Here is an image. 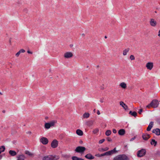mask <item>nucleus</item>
Masks as SVG:
<instances>
[{
	"label": "nucleus",
	"instance_id": "37998d69",
	"mask_svg": "<svg viewBox=\"0 0 160 160\" xmlns=\"http://www.w3.org/2000/svg\"><path fill=\"white\" fill-rule=\"evenodd\" d=\"M112 132L113 133H116L117 132V130L115 129H113L112 130Z\"/></svg>",
	"mask_w": 160,
	"mask_h": 160
},
{
	"label": "nucleus",
	"instance_id": "e433bc0d",
	"mask_svg": "<svg viewBox=\"0 0 160 160\" xmlns=\"http://www.w3.org/2000/svg\"><path fill=\"white\" fill-rule=\"evenodd\" d=\"M104 156H110L109 151L104 153Z\"/></svg>",
	"mask_w": 160,
	"mask_h": 160
},
{
	"label": "nucleus",
	"instance_id": "393cba45",
	"mask_svg": "<svg viewBox=\"0 0 160 160\" xmlns=\"http://www.w3.org/2000/svg\"><path fill=\"white\" fill-rule=\"evenodd\" d=\"M120 86L122 88L125 89L127 87V85L125 83L122 82L120 84Z\"/></svg>",
	"mask_w": 160,
	"mask_h": 160
},
{
	"label": "nucleus",
	"instance_id": "f3484780",
	"mask_svg": "<svg viewBox=\"0 0 160 160\" xmlns=\"http://www.w3.org/2000/svg\"><path fill=\"white\" fill-rule=\"evenodd\" d=\"M85 157L86 158L89 159H92L94 158V157L90 153L87 154L85 156Z\"/></svg>",
	"mask_w": 160,
	"mask_h": 160
},
{
	"label": "nucleus",
	"instance_id": "864d4df0",
	"mask_svg": "<svg viewBox=\"0 0 160 160\" xmlns=\"http://www.w3.org/2000/svg\"><path fill=\"white\" fill-rule=\"evenodd\" d=\"M100 89H101L103 90V89H104V87H102V86H101V87H100Z\"/></svg>",
	"mask_w": 160,
	"mask_h": 160
},
{
	"label": "nucleus",
	"instance_id": "b1692460",
	"mask_svg": "<svg viewBox=\"0 0 160 160\" xmlns=\"http://www.w3.org/2000/svg\"><path fill=\"white\" fill-rule=\"evenodd\" d=\"M76 133L79 136H82L83 134V132L80 129H78L76 130Z\"/></svg>",
	"mask_w": 160,
	"mask_h": 160
},
{
	"label": "nucleus",
	"instance_id": "cd10ccee",
	"mask_svg": "<svg viewBox=\"0 0 160 160\" xmlns=\"http://www.w3.org/2000/svg\"><path fill=\"white\" fill-rule=\"evenodd\" d=\"M72 158V160H84L82 158H78L76 156H73Z\"/></svg>",
	"mask_w": 160,
	"mask_h": 160
},
{
	"label": "nucleus",
	"instance_id": "1a4fd4ad",
	"mask_svg": "<svg viewBox=\"0 0 160 160\" xmlns=\"http://www.w3.org/2000/svg\"><path fill=\"white\" fill-rule=\"evenodd\" d=\"M40 141L44 145L47 144L48 142V139L45 137L42 138L40 139Z\"/></svg>",
	"mask_w": 160,
	"mask_h": 160
},
{
	"label": "nucleus",
	"instance_id": "6e6d98bb",
	"mask_svg": "<svg viewBox=\"0 0 160 160\" xmlns=\"http://www.w3.org/2000/svg\"><path fill=\"white\" fill-rule=\"evenodd\" d=\"M2 158V155H0V159H1Z\"/></svg>",
	"mask_w": 160,
	"mask_h": 160
},
{
	"label": "nucleus",
	"instance_id": "412c9836",
	"mask_svg": "<svg viewBox=\"0 0 160 160\" xmlns=\"http://www.w3.org/2000/svg\"><path fill=\"white\" fill-rule=\"evenodd\" d=\"M86 123L87 126L90 127L93 125V121L92 120L88 121H87Z\"/></svg>",
	"mask_w": 160,
	"mask_h": 160
},
{
	"label": "nucleus",
	"instance_id": "e2e57ef3",
	"mask_svg": "<svg viewBox=\"0 0 160 160\" xmlns=\"http://www.w3.org/2000/svg\"><path fill=\"white\" fill-rule=\"evenodd\" d=\"M2 112H3V113H4V112H5V110H3V111H2Z\"/></svg>",
	"mask_w": 160,
	"mask_h": 160
},
{
	"label": "nucleus",
	"instance_id": "603ef678",
	"mask_svg": "<svg viewBox=\"0 0 160 160\" xmlns=\"http://www.w3.org/2000/svg\"><path fill=\"white\" fill-rule=\"evenodd\" d=\"M69 46L70 48H72L73 46V45L72 44H70Z\"/></svg>",
	"mask_w": 160,
	"mask_h": 160
},
{
	"label": "nucleus",
	"instance_id": "5fc2aeb1",
	"mask_svg": "<svg viewBox=\"0 0 160 160\" xmlns=\"http://www.w3.org/2000/svg\"><path fill=\"white\" fill-rule=\"evenodd\" d=\"M158 36L160 37V30L158 32Z\"/></svg>",
	"mask_w": 160,
	"mask_h": 160
},
{
	"label": "nucleus",
	"instance_id": "5701e85b",
	"mask_svg": "<svg viewBox=\"0 0 160 160\" xmlns=\"http://www.w3.org/2000/svg\"><path fill=\"white\" fill-rule=\"evenodd\" d=\"M109 149L108 147H106L105 148H99L98 149V150L101 152H104L108 151Z\"/></svg>",
	"mask_w": 160,
	"mask_h": 160
},
{
	"label": "nucleus",
	"instance_id": "13d9d810",
	"mask_svg": "<svg viewBox=\"0 0 160 160\" xmlns=\"http://www.w3.org/2000/svg\"><path fill=\"white\" fill-rule=\"evenodd\" d=\"M48 117H46L45 118L46 119H48Z\"/></svg>",
	"mask_w": 160,
	"mask_h": 160
},
{
	"label": "nucleus",
	"instance_id": "3c124183",
	"mask_svg": "<svg viewBox=\"0 0 160 160\" xmlns=\"http://www.w3.org/2000/svg\"><path fill=\"white\" fill-rule=\"evenodd\" d=\"M132 112L131 111L129 112V114L132 115Z\"/></svg>",
	"mask_w": 160,
	"mask_h": 160
},
{
	"label": "nucleus",
	"instance_id": "423d86ee",
	"mask_svg": "<svg viewBox=\"0 0 160 160\" xmlns=\"http://www.w3.org/2000/svg\"><path fill=\"white\" fill-rule=\"evenodd\" d=\"M56 122L55 121H52L50 122L45 123L44 125V127L46 129H49L51 127L54 126Z\"/></svg>",
	"mask_w": 160,
	"mask_h": 160
},
{
	"label": "nucleus",
	"instance_id": "ddd939ff",
	"mask_svg": "<svg viewBox=\"0 0 160 160\" xmlns=\"http://www.w3.org/2000/svg\"><path fill=\"white\" fill-rule=\"evenodd\" d=\"M150 23L151 25L153 27L155 26L157 24V22L153 19H151Z\"/></svg>",
	"mask_w": 160,
	"mask_h": 160
},
{
	"label": "nucleus",
	"instance_id": "79ce46f5",
	"mask_svg": "<svg viewBox=\"0 0 160 160\" xmlns=\"http://www.w3.org/2000/svg\"><path fill=\"white\" fill-rule=\"evenodd\" d=\"M136 138V137L134 136L130 140V141H132L134 140Z\"/></svg>",
	"mask_w": 160,
	"mask_h": 160
},
{
	"label": "nucleus",
	"instance_id": "69168bd1",
	"mask_svg": "<svg viewBox=\"0 0 160 160\" xmlns=\"http://www.w3.org/2000/svg\"><path fill=\"white\" fill-rule=\"evenodd\" d=\"M2 94L1 92H0V95H2Z\"/></svg>",
	"mask_w": 160,
	"mask_h": 160
},
{
	"label": "nucleus",
	"instance_id": "c9c22d12",
	"mask_svg": "<svg viewBox=\"0 0 160 160\" xmlns=\"http://www.w3.org/2000/svg\"><path fill=\"white\" fill-rule=\"evenodd\" d=\"M130 58L131 60H133L135 59V57L133 55H131L130 56Z\"/></svg>",
	"mask_w": 160,
	"mask_h": 160
},
{
	"label": "nucleus",
	"instance_id": "f03ea898",
	"mask_svg": "<svg viewBox=\"0 0 160 160\" xmlns=\"http://www.w3.org/2000/svg\"><path fill=\"white\" fill-rule=\"evenodd\" d=\"M113 160H130L129 158L125 154L119 155L115 157Z\"/></svg>",
	"mask_w": 160,
	"mask_h": 160
},
{
	"label": "nucleus",
	"instance_id": "f8f14e48",
	"mask_svg": "<svg viewBox=\"0 0 160 160\" xmlns=\"http://www.w3.org/2000/svg\"><path fill=\"white\" fill-rule=\"evenodd\" d=\"M152 132L155 133L157 135H160V129L156 128L152 131Z\"/></svg>",
	"mask_w": 160,
	"mask_h": 160
},
{
	"label": "nucleus",
	"instance_id": "a19ab883",
	"mask_svg": "<svg viewBox=\"0 0 160 160\" xmlns=\"http://www.w3.org/2000/svg\"><path fill=\"white\" fill-rule=\"evenodd\" d=\"M156 155H160V152L159 151H156V153H155Z\"/></svg>",
	"mask_w": 160,
	"mask_h": 160
},
{
	"label": "nucleus",
	"instance_id": "bb28decb",
	"mask_svg": "<svg viewBox=\"0 0 160 160\" xmlns=\"http://www.w3.org/2000/svg\"><path fill=\"white\" fill-rule=\"evenodd\" d=\"M90 114L88 112L85 113L83 115V118H88L89 117Z\"/></svg>",
	"mask_w": 160,
	"mask_h": 160
},
{
	"label": "nucleus",
	"instance_id": "0e129e2a",
	"mask_svg": "<svg viewBox=\"0 0 160 160\" xmlns=\"http://www.w3.org/2000/svg\"><path fill=\"white\" fill-rule=\"evenodd\" d=\"M107 38V37L106 36H105V38Z\"/></svg>",
	"mask_w": 160,
	"mask_h": 160
},
{
	"label": "nucleus",
	"instance_id": "20e7f679",
	"mask_svg": "<svg viewBox=\"0 0 160 160\" xmlns=\"http://www.w3.org/2000/svg\"><path fill=\"white\" fill-rule=\"evenodd\" d=\"M86 150L85 147L82 146H78L77 147L75 150V151L78 153H79L81 154H83Z\"/></svg>",
	"mask_w": 160,
	"mask_h": 160
},
{
	"label": "nucleus",
	"instance_id": "f257e3e1",
	"mask_svg": "<svg viewBox=\"0 0 160 160\" xmlns=\"http://www.w3.org/2000/svg\"><path fill=\"white\" fill-rule=\"evenodd\" d=\"M59 158L58 156L50 155L44 156L42 158V160H58Z\"/></svg>",
	"mask_w": 160,
	"mask_h": 160
},
{
	"label": "nucleus",
	"instance_id": "bf43d9fd",
	"mask_svg": "<svg viewBox=\"0 0 160 160\" xmlns=\"http://www.w3.org/2000/svg\"><path fill=\"white\" fill-rule=\"evenodd\" d=\"M85 35L84 33H83L82 34V36H84Z\"/></svg>",
	"mask_w": 160,
	"mask_h": 160
},
{
	"label": "nucleus",
	"instance_id": "09e8293b",
	"mask_svg": "<svg viewBox=\"0 0 160 160\" xmlns=\"http://www.w3.org/2000/svg\"><path fill=\"white\" fill-rule=\"evenodd\" d=\"M104 156V153L100 154V157Z\"/></svg>",
	"mask_w": 160,
	"mask_h": 160
},
{
	"label": "nucleus",
	"instance_id": "9b49d317",
	"mask_svg": "<svg viewBox=\"0 0 160 160\" xmlns=\"http://www.w3.org/2000/svg\"><path fill=\"white\" fill-rule=\"evenodd\" d=\"M153 67V63L151 62H148L146 65V67L149 70H151Z\"/></svg>",
	"mask_w": 160,
	"mask_h": 160
},
{
	"label": "nucleus",
	"instance_id": "7ed1b4c3",
	"mask_svg": "<svg viewBox=\"0 0 160 160\" xmlns=\"http://www.w3.org/2000/svg\"><path fill=\"white\" fill-rule=\"evenodd\" d=\"M158 101L156 99H154L149 104L146 106V108H150L152 107L153 108H156L158 106Z\"/></svg>",
	"mask_w": 160,
	"mask_h": 160
},
{
	"label": "nucleus",
	"instance_id": "338daca9",
	"mask_svg": "<svg viewBox=\"0 0 160 160\" xmlns=\"http://www.w3.org/2000/svg\"><path fill=\"white\" fill-rule=\"evenodd\" d=\"M155 13H157V12L156 11H155Z\"/></svg>",
	"mask_w": 160,
	"mask_h": 160
},
{
	"label": "nucleus",
	"instance_id": "4be33fe9",
	"mask_svg": "<svg viewBox=\"0 0 160 160\" xmlns=\"http://www.w3.org/2000/svg\"><path fill=\"white\" fill-rule=\"evenodd\" d=\"M9 153L12 156H14L17 154V152L15 151L12 150H10L9 152Z\"/></svg>",
	"mask_w": 160,
	"mask_h": 160
},
{
	"label": "nucleus",
	"instance_id": "72a5a7b5",
	"mask_svg": "<svg viewBox=\"0 0 160 160\" xmlns=\"http://www.w3.org/2000/svg\"><path fill=\"white\" fill-rule=\"evenodd\" d=\"M63 157L66 158H69L70 157V155L68 154H64L62 155Z\"/></svg>",
	"mask_w": 160,
	"mask_h": 160
},
{
	"label": "nucleus",
	"instance_id": "4c0bfd02",
	"mask_svg": "<svg viewBox=\"0 0 160 160\" xmlns=\"http://www.w3.org/2000/svg\"><path fill=\"white\" fill-rule=\"evenodd\" d=\"M104 141H105V139H101V140H100L99 141V144L102 143Z\"/></svg>",
	"mask_w": 160,
	"mask_h": 160
},
{
	"label": "nucleus",
	"instance_id": "2f4dec72",
	"mask_svg": "<svg viewBox=\"0 0 160 160\" xmlns=\"http://www.w3.org/2000/svg\"><path fill=\"white\" fill-rule=\"evenodd\" d=\"M25 153L26 154L30 156H31L32 155V154L28 151H26Z\"/></svg>",
	"mask_w": 160,
	"mask_h": 160
},
{
	"label": "nucleus",
	"instance_id": "4d7b16f0",
	"mask_svg": "<svg viewBox=\"0 0 160 160\" xmlns=\"http://www.w3.org/2000/svg\"><path fill=\"white\" fill-rule=\"evenodd\" d=\"M79 142L80 143H82V141L81 140Z\"/></svg>",
	"mask_w": 160,
	"mask_h": 160
},
{
	"label": "nucleus",
	"instance_id": "680f3d73",
	"mask_svg": "<svg viewBox=\"0 0 160 160\" xmlns=\"http://www.w3.org/2000/svg\"><path fill=\"white\" fill-rule=\"evenodd\" d=\"M25 11H26V12L28 11V10L26 9H25Z\"/></svg>",
	"mask_w": 160,
	"mask_h": 160
},
{
	"label": "nucleus",
	"instance_id": "7c9ffc66",
	"mask_svg": "<svg viewBox=\"0 0 160 160\" xmlns=\"http://www.w3.org/2000/svg\"><path fill=\"white\" fill-rule=\"evenodd\" d=\"M111 133V131L110 130H107L105 133L106 135L107 136H109Z\"/></svg>",
	"mask_w": 160,
	"mask_h": 160
},
{
	"label": "nucleus",
	"instance_id": "ea45409f",
	"mask_svg": "<svg viewBox=\"0 0 160 160\" xmlns=\"http://www.w3.org/2000/svg\"><path fill=\"white\" fill-rule=\"evenodd\" d=\"M107 139L108 142H111L112 141V139L110 137H108Z\"/></svg>",
	"mask_w": 160,
	"mask_h": 160
},
{
	"label": "nucleus",
	"instance_id": "de8ad7c7",
	"mask_svg": "<svg viewBox=\"0 0 160 160\" xmlns=\"http://www.w3.org/2000/svg\"><path fill=\"white\" fill-rule=\"evenodd\" d=\"M27 52L28 53H30V54H32V52H31L29 50H28V51H27Z\"/></svg>",
	"mask_w": 160,
	"mask_h": 160
},
{
	"label": "nucleus",
	"instance_id": "c03bdc74",
	"mask_svg": "<svg viewBox=\"0 0 160 160\" xmlns=\"http://www.w3.org/2000/svg\"><path fill=\"white\" fill-rule=\"evenodd\" d=\"M103 99H104V98H100V101L102 103L103 102Z\"/></svg>",
	"mask_w": 160,
	"mask_h": 160
},
{
	"label": "nucleus",
	"instance_id": "8fccbe9b",
	"mask_svg": "<svg viewBox=\"0 0 160 160\" xmlns=\"http://www.w3.org/2000/svg\"><path fill=\"white\" fill-rule=\"evenodd\" d=\"M26 133H27V134H31V132H30V131H28V132H27Z\"/></svg>",
	"mask_w": 160,
	"mask_h": 160
},
{
	"label": "nucleus",
	"instance_id": "dca6fc26",
	"mask_svg": "<svg viewBox=\"0 0 160 160\" xmlns=\"http://www.w3.org/2000/svg\"><path fill=\"white\" fill-rule=\"evenodd\" d=\"M153 122H151L149 124L147 130L148 131H149L151 130V128L153 127Z\"/></svg>",
	"mask_w": 160,
	"mask_h": 160
},
{
	"label": "nucleus",
	"instance_id": "aec40b11",
	"mask_svg": "<svg viewBox=\"0 0 160 160\" xmlns=\"http://www.w3.org/2000/svg\"><path fill=\"white\" fill-rule=\"evenodd\" d=\"M25 52V50L22 49H21L18 52L15 54L16 56L17 57H18L20 54L21 53H23Z\"/></svg>",
	"mask_w": 160,
	"mask_h": 160
},
{
	"label": "nucleus",
	"instance_id": "052dcab7",
	"mask_svg": "<svg viewBox=\"0 0 160 160\" xmlns=\"http://www.w3.org/2000/svg\"><path fill=\"white\" fill-rule=\"evenodd\" d=\"M95 111H96V109H94V110H93V112H95Z\"/></svg>",
	"mask_w": 160,
	"mask_h": 160
},
{
	"label": "nucleus",
	"instance_id": "58836bf2",
	"mask_svg": "<svg viewBox=\"0 0 160 160\" xmlns=\"http://www.w3.org/2000/svg\"><path fill=\"white\" fill-rule=\"evenodd\" d=\"M142 111H143V109L142 108H141V109H140L139 110V111H138V113L140 114H141Z\"/></svg>",
	"mask_w": 160,
	"mask_h": 160
},
{
	"label": "nucleus",
	"instance_id": "0eeeda50",
	"mask_svg": "<svg viewBox=\"0 0 160 160\" xmlns=\"http://www.w3.org/2000/svg\"><path fill=\"white\" fill-rule=\"evenodd\" d=\"M58 142L56 140H54L51 143V146L53 148H57L58 146Z\"/></svg>",
	"mask_w": 160,
	"mask_h": 160
},
{
	"label": "nucleus",
	"instance_id": "473e14b6",
	"mask_svg": "<svg viewBox=\"0 0 160 160\" xmlns=\"http://www.w3.org/2000/svg\"><path fill=\"white\" fill-rule=\"evenodd\" d=\"M137 112L135 111H134V112H132V116H134L135 117H136L137 116Z\"/></svg>",
	"mask_w": 160,
	"mask_h": 160
},
{
	"label": "nucleus",
	"instance_id": "6e6552de",
	"mask_svg": "<svg viewBox=\"0 0 160 160\" xmlns=\"http://www.w3.org/2000/svg\"><path fill=\"white\" fill-rule=\"evenodd\" d=\"M73 56V54L71 52H67L65 53L64 54V56L65 58H69Z\"/></svg>",
	"mask_w": 160,
	"mask_h": 160
},
{
	"label": "nucleus",
	"instance_id": "6ab92c4d",
	"mask_svg": "<svg viewBox=\"0 0 160 160\" xmlns=\"http://www.w3.org/2000/svg\"><path fill=\"white\" fill-rule=\"evenodd\" d=\"M110 155L118 152V151L116 150V148H114L113 150L109 151Z\"/></svg>",
	"mask_w": 160,
	"mask_h": 160
},
{
	"label": "nucleus",
	"instance_id": "9d476101",
	"mask_svg": "<svg viewBox=\"0 0 160 160\" xmlns=\"http://www.w3.org/2000/svg\"><path fill=\"white\" fill-rule=\"evenodd\" d=\"M150 137V135L147 133L143 134L142 135V138L143 139L146 141L148 140Z\"/></svg>",
	"mask_w": 160,
	"mask_h": 160
},
{
	"label": "nucleus",
	"instance_id": "a211bd4d",
	"mask_svg": "<svg viewBox=\"0 0 160 160\" xmlns=\"http://www.w3.org/2000/svg\"><path fill=\"white\" fill-rule=\"evenodd\" d=\"M17 157L18 158L17 160H24L25 158V157L23 154L18 155Z\"/></svg>",
	"mask_w": 160,
	"mask_h": 160
},
{
	"label": "nucleus",
	"instance_id": "c85d7f7f",
	"mask_svg": "<svg viewBox=\"0 0 160 160\" xmlns=\"http://www.w3.org/2000/svg\"><path fill=\"white\" fill-rule=\"evenodd\" d=\"M129 48H127V49H125L123 51V55L125 56L127 54V53L129 52Z\"/></svg>",
	"mask_w": 160,
	"mask_h": 160
},
{
	"label": "nucleus",
	"instance_id": "a18cd8bd",
	"mask_svg": "<svg viewBox=\"0 0 160 160\" xmlns=\"http://www.w3.org/2000/svg\"><path fill=\"white\" fill-rule=\"evenodd\" d=\"M95 156L96 157H100V154H95Z\"/></svg>",
	"mask_w": 160,
	"mask_h": 160
},
{
	"label": "nucleus",
	"instance_id": "49530a36",
	"mask_svg": "<svg viewBox=\"0 0 160 160\" xmlns=\"http://www.w3.org/2000/svg\"><path fill=\"white\" fill-rule=\"evenodd\" d=\"M97 114L98 115H99L100 114V112L99 110H97Z\"/></svg>",
	"mask_w": 160,
	"mask_h": 160
},
{
	"label": "nucleus",
	"instance_id": "a878e982",
	"mask_svg": "<svg viewBox=\"0 0 160 160\" xmlns=\"http://www.w3.org/2000/svg\"><path fill=\"white\" fill-rule=\"evenodd\" d=\"M151 144L152 145H154L155 146L157 144V142L154 139H152L151 142Z\"/></svg>",
	"mask_w": 160,
	"mask_h": 160
},
{
	"label": "nucleus",
	"instance_id": "4468645a",
	"mask_svg": "<svg viewBox=\"0 0 160 160\" xmlns=\"http://www.w3.org/2000/svg\"><path fill=\"white\" fill-rule=\"evenodd\" d=\"M120 104L121 106L124 109H125V110H128V106L124 103L123 102L121 101L120 102Z\"/></svg>",
	"mask_w": 160,
	"mask_h": 160
},
{
	"label": "nucleus",
	"instance_id": "f704fd0d",
	"mask_svg": "<svg viewBox=\"0 0 160 160\" xmlns=\"http://www.w3.org/2000/svg\"><path fill=\"white\" fill-rule=\"evenodd\" d=\"M99 131V130L98 128L95 129L93 131V132L94 134L97 133Z\"/></svg>",
	"mask_w": 160,
	"mask_h": 160
},
{
	"label": "nucleus",
	"instance_id": "c756f323",
	"mask_svg": "<svg viewBox=\"0 0 160 160\" xmlns=\"http://www.w3.org/2000/svg\"><path fill=\"white\" fill-rule=\"evenodd\" d=\"M5 148L4 146H2L0 147V154L2 152H4L5 150Z\"/></svg>",
	"mask_w": 160,
	"mask_h": 160
},
{
	"label": "nucleus",
	"instance_id": "39448f33",
	"mask_svg": "<svg viewBox=\"0 0 160 160\" xmlns=\"http://www.w3.org/2000/svg\"><path fill=\"white\" fill-rule=\"evenodd\" d=\"M146 153V150L144 149H142L137 152V155L138 157H141L144 156Z\"/></svg>",
	"mask_w": 160,
	"mask_h": 160
},
{
	"label": "nucleus",
	"instance_id": "2eb2a0df",
	"mask_svg": "<svg viewBox=\"0 0 160 160\" xmlns=\"http://www.w3.org/2000/svg\"><path fill=\"white\" fill-rule=\"evenodd\" d=\"M118 133L120 135L123 136L125 133V130L123 129H120L118 131Z\"/></svg>",
	"mask_w": 160,
	"mask_h": 160
}]
</instances>
